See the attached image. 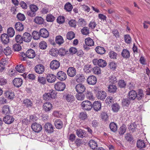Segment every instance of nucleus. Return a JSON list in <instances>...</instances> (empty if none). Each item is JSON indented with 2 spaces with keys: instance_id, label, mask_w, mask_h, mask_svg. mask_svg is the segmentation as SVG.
<instances>
[{
  "instance_id": "obj_25",
  "label": "nucleus",
  "mask_w": 150,
  "mask_h": 150,
  "mask_svg": "<svg viewBox=\"0 0 150 150\" xmlns=\"http://www.w3.org/2000/svg\"><path fill=\"white\" fill-rule=\"evenodd\" d=\"M2 42L4 44H7L9 42V38L8 35L6 34H2L1 36Z\"/></svg>"
},
{
  "instance_id": "obj_55",
  "label": "nucleus",
  "mask_w": 150,
  "mask_h": 150,
  "mask_svg": "<svg viewBox=\"0 0 150 150\" xmlns=\"http://www.w3.org/2000/svg\"><path fill=\"white\" fill-rule=\"evenodd\" d=\"M38 81L42 84H45L46 83V78L42 76H38Z\"/></svg>"
},
{
  "instance_id": "obj_19",
  "label": "nucleus",
  "mask_w": 150,
  "mask_h": 150,
  "mask_svg": "<svg viewBox=\"0 0 150 150\" xmlns=\"http://www.w3.org/2000/svg\"><path fill=\"white\" fill-rule=\"evenodd\" d=\"M67 73L69 76L73 77L76 74V70L74 67H70L67 70Z\"/></svg>"
},
{
  "instance_id": "obj_45",
  "label": "nucleus",
  "mask_w": 150,
  "mask_h": 150,
  "mask_svg": "<svg viewBox=\"0 0 150 150\" xmlns=\"http://www.w3.org/2000/svg\"><path fill=\"white\" fill-rule=\"evenodd\" d=\"M75 34L72 31H70L68 32L67 34V38L71 40L75 37Z\"/></svg>"
},
{
  "instance_id": "obj_23",
  "label": "nucleus",
  "mask_w": 150,
  "mask_h": 150,
  "mask_svg": "<svg viewBox=\"0 0 150 150\" xmlns=\"http://www.w3.org/2000/svg\"><path fill=\"white\" fill-rule=\"evenodd\" d=\"M23 104L24 105L28 108H31L33 105V102L29 99H26L23 101Z\"/></svg>"
},
{
  "instance_id": "obj_5",
  "label": "nucleus",
  "mask_w": 150,
  "mask_h": 150,
  "mask_svg": "<svg viewBox=\"0 0 150 150\" xmlns=\"http://www.w3.org/2000/svg\"><path fill=\"white\" fill-rule=\"evenodd\" d=\"M57 77L60 81H64L66 79L67 76L65 72L62 71H60L57 73Z\"/></svg>"
},
{
  "instance_id": "obj_1",
  "label": "nucleus",
  "mask_w": 150,
  "mask_h": 150,
  "mask_svg": "<svg viewBox=\"0 0 150 150\" xmlns=\"http://www.w3.org/2000/svg\"><path fill=\"white\" fill-rule=\"evenodd\" d=\"M66 87L65 84L61 82H59L56 83L54 88L56 90L58 91H63Z\"/></svg>"
},
{
  "instance_id": "obj_58",
  "label": "nucleus",
  "mask_w": 150,
  "mask_h": 150,
  "mask_svg": "<svg viewBox=\"0 0 150 150\" xmlns=\"http://www.w3.org/2000/svg\"><path fill=\"white\" fill-rule=\"evenodd\" d=\"M92 69L93 71L94 74H100V69L99 67L96 66L94 67Z\"/></svg>"
},
{
  "instance_id": "obj_28",
  "label": "nucleus",
  "mask_w": 150,
  "mask_h": 150,
  "mask_svg": "<svg viewBox=\"0 0 150 150\" xmlns=\"http://www.w3.org/2000/svg\"><path fill=\"white\" fill-rule=\"evenodd\" d=\"M85 42L86 44L88 46H92L94 45L93 40L90 38H88L85 39Z\"/></svg>"
},
{
  "instance_id": "obj_24",
  "label": "nucleus",
  "mask_w": 150,
  "mask_h": 150,
  "mask_svg": "<svg viewBox=\"0 0 150 150\" xmlns=\"http://www.w3.org/2000/svg\"><path fill=\"white\" fill-rule=\"evenodd\" d=\"M137 95V92L135 91H131L128 93V99L130 100H134L136 98Z\"/></svg>"
},
{
  "instance_id": "obj_34",
  "label": "nucleus",
  "mask_w": 150,
  "mask_h": 150,
  "mask_svg": "<svg viewBox=\"0 0 150 150\" xmlns=\"http://www.w3.org/2000/svg\"><path fill=\"white\" fill-rule=\"evenodd\" d=\"M137 146L139 148H143L145 147L146 144L144 140H139L137 141Z\"/></svg>"
},
{
  "instance_id": "obj_61",
  "label": "nucleus",
  "mask_w": 150,
  "mask_h": 150,
  "mask_svg": "<svg viewBox=\"0 0 150 150\" xmlns=\"http://www.w3.org/2000/svg\"><path fill=\"white\" fill-rule=\"evenodd\" d=\"M46 20L47 22H52L55 19V18L51 14L47 15L46 17Z\"/></svg>"
},
{
  "instance_id": "obj_47",
  "label": "nucleus",
  "mask_w": 150,
  "mask_h": 150,
  "mask_svg": "<svg viewBox=\"0 0 150 150\" xmlns=\"http://www.w3.org/2000/svg\"><path fill=\"white\" fill-rule=\"evenodd\" d=\"M76 95V98L78 100H82L84 99L85 96L83 93H78Z\"/></svg>"
},
{
  "instance_id": "obj_10",
  "label": "nucleus",
  "mask_w": 150,
  "mask_h": 150,
  "mask_svg": "<svg viewBox=\"0 0 150 150\" xmlns=\"http://www.w3.org/2000/svg\"><path fill=\"white\" fill-rule=\"evenodd\" d=\"M52 106L50 102L45 103L43 105V110L46 112H49L52 109Z\"/></svg>"
},
{
  "instance_id": "obj_29",
  "label": "nucleus",
  "mask_w": 150,
  "mask_h": 150,
  "mask_svg": "<svg viewBox=\"0 0 150 150\" xmlns=\"http://www.w3.org/2000/svg\"><path fill=\"white\" fill-rule=\"evenodd\" d=\"M108 91L110 93H115L116 92L117 89L116 86L115 85H110L108 86Z\"/></svg>"
},
{
  "instance_id": "obj_4",
  "label": "nucleus",
  "mask_w": 150,
  "mask_h": 150,
  "mask_svg": "<svg viewBox=\"0 0 150 150\" xmlns=\"http://www.w3.org/2000/svg\"><path fill=\"white\" fill-rule=\"evenodd\" d=\"M31 127L35 132L37 133L40 132L42 129L41 125L37 123H34L33 124L31 125Z\"/></svg>"
},
{
  "instance_id": "obj_39",
  "label": "nucleus",
  "mask_w": 150,
  "mask_h": 150,
  "mask_svg": "<svg viewBox=\"0 0 150 150\" xmlns=\"http://www.w3.org/2000/svg\"><path fill=\"white\" fill-rule=\"evenodd\" d=\"M16 70L20 73H22L25 71V67L22 64H19L16 67Z\"/></svg>"
},
{
  "instance_id": "obj_36",
  "label": "nucleus",
  "mask_w": 150,
  "mask_h": 150,
  "mask_svg": "<svg viewBox=\"0 0 150 150\" xmlns=\"http://www.w3.org/2000/svg\"><path fill=\"white\" fill-rule=\"evenodd\" d=\"M92 69L91 65L87 64L84 65L83 68V70L85 72L87 73H90Z\"/></svg>"
},
{
  "instance_id": "obj_42",
  "label": "nucleus",
  "mask_w": 150,
  "mask_h": 150,
  "mask_svg": "<svg viewBox=\"0 0 150 150\" xmlns=\"http://www.w3.org/2000/svg\"><path fill=\"white\" fill-rule=\"evenodd\" d=\"M110 127L111 130L114 132L116 131L117 130V125L114 122H112L110 123Z\"/></svg>"
},
{
  "instance_id": "obj_50",
  "label": "nucleus",
  "mask_w": 150,
  "mask_h": 150,
  "mask_svg": "<svg viewBox=\"0 0 150 150\" xmlns=\"http://www.w3.org/2000/svg\"><path fill=\"white\" fill-rule=\"evenodd\" d=\"M127 129L126 126L124 125L121 126L119 129V134L120 135H122L125 132Z\"/></svg>"
},
{
  "instance_id": "obj_57",
  "label": "nucleus",
  "mask_w": 150,
  "mask_h": 150,
  "mask_svg": "<svg viewBox=\"0 0 150 150\" xmlns=\"http://www.w3.org/2000/svg\"><path fill=\"white\" fill-rule=\"evenodd\" d=\"M4 52L6 56L9 55L11 53V48L8 46L6 47L4 49Z\"/></svg>"
},
{
  "instance_id": "obj_31",
  "label": "nucleus",
  "mask_w": 150,
  "mask_h": 150,
  "mask_svg": "<svg viewBox=\"0 0 150 150\" xmlns=\"http://www.w3.org/2000/svg\"><path fill=\"white\" fill-rule=\"evenodd\" d=\"M95 50L96 52L100 54H103L105 52V50L103 47L98 46L96 47Z\"/></svg>"
},
{
  "instance_id": "obj_26",
  "label": "nucleus",
  "mask_w": 150,
  "mask_h": 150,
  "mask_svg": "<svg viewBox=\"0 0 150 150\" xmlns=\"http://www.w3.org/2000/svg\"><path fill=\"white\" fill-rule=\"evenodd\" d=\"M93 107L94 110L97 111L101 109V104L98 101H95L93 103Z\"/></svg>"
},
{
  "instance_id": "obj_49",
  "label": "nucleus",
  "mask_w": 150,
  "mask_h": 150,
  "mask_svg": "<svg viewBox=\"0 0 150 150\" xmlns=\"http://www.w3.org/2000/svg\"><path fill=\"white\" fill-rule=\"evenodd\" d=\"M109 57L112 59H116L117 56V54L115 52L110 51L108 54Z\"/></svg>"
},
{
  "instance_id": "obj_44",
  "label": "nucleus",
  "mask_w": 150,
  "mask_h": 150,
  "mask_svg": "<svg viewBox=\"0 0 150 150\" xmlns=\"http://www.w3.org/2000/svg\"><path fill=\"white\" fill-rule=\"evenodd\" d=\"M8 36L9 35L11 37H13L15 34V31L14 29L11 27L9 28L7 30Z\"/></svg>"
},
{
  "instance_id": "obj_64",
  "label": "nucleus",
  "mask_w": 150,
  "mask_h": 150,
  "mask_svg": "<svg viewBox=\"0 0 150 150\" xmlns=\"http://www.w3.org/2000/svg\"><path fill=\"white\" fill-rule=\"evenodd\" d=\"M86 24V21L82 18L79 19L78 21V25L79 26H83Z\"/></svg>"
},
{
  "instance_id": "obj_14",
  "label": "nucleus",
  "mask_w": 150,
  "mask_h": 150,
  "mask_svg": "<svg viewBox=\"0 0 150 150\" xmlns=\"http://www.w3.org/2000/svg\"><path fill=\"white\" fill-rule=\"evenodd\" d=\"M106 93L105 91H100L98 92L96 94L97 98L98 99L103 100L106 97Z\"/></svg>"
},
{
  "instance_id": "obj_3",
  "label": "nucleus",
  "mask_w": 150,
  "mask_h": 150,
  "mask_svg": "<svg viewBox=\"0 0 150 150\" xmlns=\"http://www.w3.org/2000/svg\"><path fill=\"white\" fill-rule=\"evenodd\" d=\"M81 105L83 109L87 110H90L92 107L91 103L88 100L83 101Z\"/></svg>"
},
{
  "instance_id": "obj_56",
  "label": "nucleus",
  "mask_w": 150,
  "mask_h": 150,
  "mask_svg": "<svg viewBox=\"0 0 150 150\" xmlns=\"http://www.w3.org/2000/svg\"><path fill=\"white\" fill-rule=\"evenodd\" d=\"M15 40L16 42L19 44L23 43V36L21 37L19 35H18L16 36Z\"/></svg>"
},
{
  "instance_id": "obj_8",
  "label": "nucleus",
  "mask_w": 150,
  "mask_h": 150,
  "mask_svg": "<svg viewBox=\"0 0 150 150\" xmlns=\"http://www.w3.org/2000/svg\"><path fill=\"white\" fill-rule=\"evenodd\" d=\"M60 66L59 62L56 60H53L50 63V67L52 70H55L57 69Z\"/></svg>"
},
{
  "instance_id": "obj_33",
  "label": "nucleus",
  "mask_w": 150,
  "mask_h": 150,
  "mask_svg": "<svg viewBox=\"0 0 150 150\" xmlns=\"http://www.w3.org/2000/svg\"><path fill=\"white\" fill-rule=\"evenodd\" d=\"M76 134L79 137L82 138L85 136L86 133L84 131L79 129L77 130Z\"/></svg>"
},
{
  "instance_id": "obj_52",
  "label": "nucleus",
  "mask_w": 150,
  "mask_h": 150,
  "mask_svg": "<svg viewBox=\"0 0 150 150\" xmlns=\"http://www.w3.org/2000/svg\"><path fill=\"white\" fill-rule=\"evenodd\" d=\"M64 7L65 9L68 12L71 11L73 8L72 6L69 3L66 4Z\"/></svg>"
},
{
  "instance_id": "obj_63",
  "label": "nucleus",
  "mask_w": 150,
  "mask_h": 150,
  "mask_svg": "<svg viewBox=\"0 0 150 150\" xmlns=\"http://www.w3.org/2000/svg\"><path fill=\"white\" fill-rule=\"evenodd\" d=\"M101 117L102 120L104 121L107 120L108 118L107 114L105 112H102L101 113Z\"/></svg>"
},
{
  "instance_id": "obj_20",
  "label": "nucleus",
  "mask_w": 150,
  "mask_h": 150,
  "mask_svg": "<svg viewBox=\"0 0 150 150\" xmlns=\"http://www.w3.org/2000/svg\"><path fill=\"white\" fill-rule=\"evenodd\" d=\"M10 107L8 105L4 106L2 108V113L4 115L8 114L10 113Z\"/></svg>"
},
{
  "instance_id": "obj_15",
  "label": "nucleus",
  "mask_w": 150,
  "mask_h": 150,
  "mask_svg": "<svg viewBox=\"0 0 150 150\" xmlns=\"http://www.w3.org/2000/svg\"><path fill=\"white\" fill-rule=\"evenodd\" d=\"M14 120V119L11 115H6L3 118V121L6 123L7 124H10L12 123Z\"/></svg>"
},
{
  "instance_id": "obj_51",
  "label": "nucleus",
  "mask_w": 150,
  "mask_h": 150,
  "mask_svg": "<svg viewBox=\"0 0 150 150\" xmlns=\"http://www.w3.org/2000/svg\"><path fill=\"white\" fill-rule=\"evenodd\" d=\"M111 107L112 110L115 112H118L120 108V106L117 103L114 104L112 105Z\"/></svg>"
},
{
  "instance_id": "obj_7",
  "label": "nucleus",
  "mask_w": 150,
  "mask_h": 150,
  "mask_svg": "<svg viewBox=\"0 0 150 150\" xmlns=\"http://www.w3.org/2000/svg\"><path fill=\"white\" fill-rule=\"evenodd\" d=\"M76 91L77 93H83L85 90L86 87L84 85L79 83L76 85L75 87Z\"/></svg>"
},
{
  "instance_id": "obj_59",
  "label": "nucleus",
  "mask_w": 150,
  "mask_h": 150,
  "mask_svg": "<svg viewBox=\"0 0 150 150\" xmlns=\"http://www.w3.org/2000/svg\"><path fill=\"white\" fill-rule=\"evenodd\" d=\"M52 99L55 98L56 96V93L55 91L53 90H50L49 93H48Z\"/></svg>"
},
{
  "instance_id": "obj_54",
  "label": "nucleus",
  "mask_w": 150,
  "mask_h": 150,
  "mask_svg": "<svg viewBox=\"0 0 150 150\" xmlns=\"http://www.w3.org/2000/svg\"><path fill=\"white\" fill-rule=\"evenodd\" d=\"M32 35L33 38L35 40L38 39L40 36V33L36 31H33Z\"/></svg>"
},
{
  "instance_id": "obj_43",
  "label": "nucleus",
  "mask_w": 150,
  "mask_h": 150,
  "mask_svg": "<svg viewBox=\"0 0 150 150\" xmlns=\"http://www.w3.org/2000/svg\"><path fill=\"white\" fill-rule=\"evenodd\" d=\"M108 81L110 83H115L117 82V79L115 76H111L109 77Z\"/></svg>"
},
{
  "instance_id": "obj_13",
  "label": "nucleus",
  "mask_w": 150,
  "mask_h": 150,
  "mask_svg": "<svg viewBox=\"0 0 150 150\" xmlns=\"http://www.w3.org/2000/svg\"><path fill=\"white\" fill-rule=\"evenodd\" d=\"M22 79L20 78H15L13 81V83L14 85L17 87H19L21 86L23 83Z\"/></svg>"
},
{
  "instance_id": "obj_16",
  "label": "nucleus",
  "mask_w": 150,
  "mask_h": 150,
  "mask_svg": "<svg viewBox=\"0 0 150 150\" xmlns=\"http://www.w3.org/2000/svg\"><path fill=\"white\" fill-rule=\"evenodd\" d=\"M53 128L52 125L49 123H46L45 125V130L49 133H52L54 132Z\"/></svg>"
},
{
  "instance_id": "obj_46",
  "label": "nucleus",
  "mask_w": 150,
  "mask_h": 150,
  "mask_svg": "<svg viewBox=\"0 0 150 150\" xmlns=\"http://www.w3.org/2000/svg\"><path fill=\"white\" fill-rule=\"evenodd\" d=\"M106 64V62L105 60L102 59H98V65L99 67H105Z\"/></svg>"
},
{
  "instance_id": "obj_12",
  "label": "nucleus",
  "mask_w": 150,
  "mask_h": 150,
  "mask_svg": "<svg viewBox=\"0 0 150 150\" xmlns=\"http://www.w3.org/2000/svg\"><path fill=\"white\" fill-rule=\"evenodd\" d=\"M85 79V77L82 74H77L75 77L76 81L78 83L83 82Z\"/></svg>"
},
{
  "instance_id": "obj_32",
  "label": "nucleus",
  "mask_w": 150,
  "mask_h": 150,
  "mask_svg": "<svg viewBox=\"0 0 150 150\" xmlns=\"http://www.w3.org/2000/svg\"><path fill=\"white\" fill-rule=\"evenodd\" d=\"M121 55L124 58H129L130 57L129 52L126 49H124L123 50Z\"/></svg>"
},
{
  "instance_id": "obj_21",
  "label": "nucleus",
  "mask_w": 150,
  "mask_h": 150,
  "mask_svg": "<svg viewBox=\"0 0 150 150\" xmlns=\"http://www.w3.org/2000/svg\"><path fill=\"white\" fill-rule=\"evenodd\" d=\"M40 36L43 38H47L49 35L48 31L45 28H42L40 29Z\"/></svg>"
},
{
  "instance_id": "obj_38",
  "label": "nucleus",
  "mask_w": 150,
  "mask_h": 150,
  "mask_svg": "<svg viewBox=\"0 0 150 150\" xmlns=\"http://www.w3.org/2000/svg\"><path fill=\"white\" fill-rule=\"evenodd\" d=\"M6 97L9 99H12L14 96V94L13 92L10 91H7L5 93Z\"/></svg>"
},
{
  "instance_id": "obj_2",
  "label": "nucleus",
  "mask_w": 150,
  "mask_h": 150,
  "mask_svg": "<svg viewBox=\"0 0 150 150\" xmlns=\"http://www.w3.org/2000/svg\"><path fill=\"white\" fill-rule=\"evenodd\" d=\"M63 97V99L67 102L72 103L74 100V97L70 93H64Z\"/></svg>"
},
{
  "instance_id": "obj_35",
  "label": "nucleus",
  "mask_w": 150,
  "mask_h": 150,
  "mask_svg": "<svg viewBox=\"0 0 150 150\" xmlns=\"http://www.w3.org/2000/svg\"><path fill=\"white\" fill-rule=\"evenodd\" d=\"M56 43L59 45H61L64 42V40L62 37L61 35L57 36L55 38Z\"/></svg>"
},
{
  "instance_id": "obj_37",
  "label": "nucleus",
  "mask_w": 150,
  "mask_h": 150,
  "mask_svg": "<svg viewBox=\"0 0 150 150\" xmlns=\"http://www.w3.org/2000/svg\"><path fill=\"white\" fill-rule=\"evenodd\" d=\"M88 144L90 147L93 149H96L97 147L96 142L93 140H91L89 142Z\"/></svg>"
},
{
  "instance_id": "obj_40",
  "label": "nucleus",
  "mask_w": 150,
  "mask_h": 150,
  "mask_svg": "<svg viewBox=\"0 0 150 150\" xmlns=\"http://www.w3.org/2000/svg\"><path fill=\"white\" fill-rule=\"evenodd\" d=\"M49 53L53 56L56 57L59 54V51L57 49L53 48L51 50Z\"/></svg>"
},
{
  "instance_id": "obj_11",
  "label": "nucleus",
  "mask_w": 150,
  "mask_h": 150,
  "mask_svg": "<svg viewBox=\"0 0 150 150\" xmlns=\"http://www.w3.org/2000/svg\"><path fill=\"white\" fill-rule=\"evenodd\" d=\"M88 83L90 85L95 84L97 81V79L95 76L92 75L89 76L87 79Z\"/></svg>"
},
{
  "instance_id": "obj_62",
  "label": "nucleus",
  "mask_w": 150,
  "mask_h": 150,
  "mask_svg": "<svg viewBox=\"0 0 150 150\" xmlns=\"http://www.w3.org/2000/svg\"><path fill=\"white\" fill-rule=\"evenodd\" d=\"M124 38L125 42L127 44H130L132 41L131 38L129 35H125L124 36Z\"/></svg>"
},
{
  "instance_id": "obj_6",
  "label": "nucleus",
  "mask_w": 150,
  "mask_h": 150,
  "mask_svg": "<svg viewBox=\"0 0 150 150\" xmlns=\"http://www.w3.org/2000/svg\"><path fill=\"white\" fill-rule=\"evenodd\" d=\"M35 70L37 73L42 74L45 71V67L42 64H38L35 67Z\"/></svg>"
},
{
  "instance_id": "obj_18",
  "label": "nucleus",
  "mask_w": 150,
  "mask_h": 150,
  "mask_svg": "<svg viewBox=\"0 0 150 150\" xmlns=\"http://www.w3.org/2000/svg\"><path fill=\"white\" fill-rule=\"evenodd\" d=\"M46 79L48 82L50 83H53L56 80V76L53 74H50L47 76Z\"/></svg>"
},
{
  "instance_id": "obj_30",
  "label": "nucleus",
  "mask_w": 150,
  "mask_h": 150,
  "mask_svg": "<svg viewBox=\"0 0 150 150\" xmlns=\"http://www.w3.org/2000/svg\"><path fill=\"white\" fill-rule=\"evenodd\" d=\"M15 26V29L18 31H22L24 29L23 25L20 22L16 23Z\"/></svg>"
},
{
  "instance_id": "obj_17",
  "label": "nucleus",
  "mask_w": 150,
  "mask_h": 150,
  "mask_svg": "<svg viewBox=\"0 0 150 150\" xmlns=\"http://www.w3.org/2000/svg\"><path fill=\"white\" fill-rule=\"evenodd\" d=\"M25 57H27L29 58H33L35 56V54L34 51L32 49L28 50L26 54H24Z\"/></svg>"
},
{
  "instance_id": "obj_48",
  "label": "nucleus",
  "mask_w": 150,
  "mask_h": 150,
  "mask_svg": "<svg viewBox=\"0 0 150 150\" xmlns=\"http://www.w3.org/2000/svg\"><path fill=\"white\" fill-rule=\"evenodd\" d=\"M81 33L83 35H87L90 33V30L88 27H84L81 30Z\"/></svg>"
},
{
  "instance_id": "obj_27",
  "label": "nucleus",
  "mask_w": 150,
  "mask_h": 150,
  "mask_svg": "<svg viewBox=\"0 0 150 150\" xmlns=\"http://www.w3.org/2000/svg\"><path fill=\"white\" fill-rule=\"evenodd\" d=\"M136 98L139 100L142 99L144 97V94L143 90L142 89L138 90Z\"/></svg>"
},
{
  "instance_id": "obj_22",
  "label": "nucleus",
  "mask_w": 150,
  "mask_h": 150,
  "mask_svg": "<svg viewBox=\"0 0 150 150\" xmlns=\"http://www.w3.org/2000/svg\"><path fill=\"white\" fill-rule=\"evenodd\" d=\"M54 125L57 129H61L63 127V123L60 119H57L54 122Z\"/></svg>"
},
{
  "instance_id": "obj_60",
  "label": "nucleus",
  "mask_w": 150,
  "mask_h": 150,
  "mask_svg": "<svg viewBox=\"0 0 150 150\" xmlns=\"http://www.w3.org/2000/svg\"><path fill=\"white\" fill-rule=\"evenodd\" d=\"M130 103V100L128 98L124 99L122 101V105L124 106H128Z\"/></svg>"
},
{
  "instance_id": "obj_53",
  "label": "nucleus",
  "mask_w": 150,
  "mask_h": 150,
  "mask_svg": "<svg viewBox=\"0 0 150 150\" xmlns=\"http://www.w3.org/2000/svg\"><path fill=\"white\" fill-rule=\"evenodd\" d=\"M136 127L137 125L134 122L130 125L128 127V129L130 132H133L135 131Z\"/></svg>"
},
{
  "instance_id": "obj_41",
  "label": "nucleus",
  "mask_w": 150,
  "mask_h": 150,
  "mask_svg": "<svg viewBox=\"0 0 150 150\" xmlns=\"http://www.w3.org/2000/svg\"><path fill=\"white\" fill-rule=\"evenodd\" d=\"M34 21L37 24H43L44 19L41 17H37L35 18Z\"/></svg>"
},
{
  "instance_id": "obj_9",
  "label": "nucleus",
  "mask_w": 150,
  "mask_h": 150,
  "mask_svg": "<svg viewBox=\"0 0 150 150\" xmlns=\"http://www.w3.org/2000/svg\"><path fill=\"white\" fill-rule=\"evenodd\" d=\"M23 40L25 42H30L32 39V37L30 34L28 32H25L23 35Z\"/></svg>"
}]
</instances>
